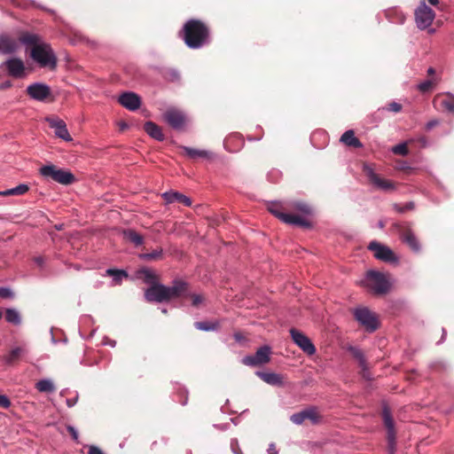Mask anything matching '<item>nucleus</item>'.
Wrapping results in <instances>:
<instances>
[{"label":"nucleus","mask_w":454,"mask_h":454,"mask_svg":"<svg viewBox=\"0 0 454 454\" xmlns=\"http://www.w3.org/2000/svg\"><path fill=\"white\" fill-rule=\"evenodd\" d=\"M21 43L32 46L30 57L39 64L42 67H48L55 70L57 67L58 59L49 43L42 42L38 35L21 32L19 36Z\"/></svg>","instance_id":"f257e3e1"},{"label":"nucleus","mask_w":454,"mask_h":454,"mask_svg":"<svg viewBox=\"0 0 454 454\" xmlns=\"http://www.w3.org/2000/svg\"><path fill=\"white\" fill-rule=\"evenodd\" d=\"M180 36L190 49H200L209 43V27L200 20H187L180 31Z\"/></svg>","instance_id":"f03ea898"},{"label":"nucleus","mask_w":454,"mask_h":454,"mask_svg":"<svg viewBox=\"0 0 454 454\" xmlns=\"http://www.w3.org/2000/svg\"><path fill=\"white\" fill-rule=\"evenodd\" d=\"M39 173L46 179L52 180L63 185H69L75 181L74 176L69 170L58 168L54 164L44 165Z\"/></svg>","instance_id":"7ed1b4c3"},{"label":"nucleus","mask_w":454,"mask_h":454,"mask_svg":"<svg viewBox=\"0 0 454 454\" xmlns=\"http://www.w3.org/2000/svg\"><path fill=\"white\" fill-rule=\"evenodd\" d=\"M364 282L368 290L377 295L387 294L390 288L389 282L387 281L386 276L380 271H367Z\"/></svg>","instance_id":"20e7f679"},{"label":"nucleus","mask_w":454,"mask_h":454,"mask_svg":"<svg viewBox=\"0 0 454 454\" xmlns=\"http://www.w3.org/2000/svg\"><path fill=\"white\" fill-rule=\"evenodd\" d=\"M268 210L270 214L285 223L297 225L305 229H309L311 227L310 222L304 217L297 214L282 212V207L278 203H270L268 205Z\"/></svg>","instance_id":"39448f33"},{"label":"nucleus","mask_w":454,"mask_h":454,"mask_svg":"<svg viewBox=\"0 0 454 454\" xmlns=\"http://www.w3.org/2000/svg\"><path fill=\"white\" fill-rule=\"evenodd\" d=\"M354 317L370 333L379 328V320L376 314L367 308L356 309L354 311Z\"/></svg>","instance_id":"423d86ee"},{"label":"nucleus","mask_w":454,"mask_h":454,"mask_svg":"<svg viewBox=\"0 0 454 454\" xmlns=\"http://www.w3.org/2000/svg\"><path fill=\"white\" fill-rule=\"evenodd\" d=\"M363 171L368 178L369 182L376 188L385 192H391L395 190L396 185L394 182L382 178L380 176L376 174L372 168L369 165H364Z\"/></svg>","instance_id":"0eeeda50"},{"label":"nucleus","mask_w":454,"mask_h":454,"mask_svg":"<svg viewBox=\"0 0 454 454\" xmlns=\"http://www.w3.org/2000/svg\"><path fill=\"white\" fill-rule=\"evenodd\" d=\"M322 416L317 407H309L301 411L294 413L290 420L295 425H301L305 420H309L311 424L317 425L321 422Z\"/></svg>","instance_id":"6e6552de"},{"label":"nucleus","mask_w":454,"mask_h":454,"mask_svg":"<svg viewBox=\"0 0 454 454\" xmlns=\"http://www.w3.org/2000/svg\"><path fill=\"white\" fill-rule=\"evenodd\" d=\"M415 19L418 27L420 29H425L432 24L434 12L423 2L415 11Z\"/></svg>","instance_id":"1a4fd4ad"},{"label":"nucleus","mask_w":454,"mask_h":454,"mask_svg":"<svg viewBox=\"0 0 454 454\" xmlns=\"http://www.w3.org/2000/svg\"><path fill=\"white\" fill-rule=\"evenodd\" d=\"M163 120L173 129H181L185 124L184 114L175 107H170L163 114Z\"/></svg>","instance_id":"9d476101"},{"label":"nucleus","mask_w":454,"mask_h":454,"mask_svg":"<svg viewBox=\"0 0 454 454\" xmlns=\"http://www.w3.org/2000/svg\"><path fill=\"white\" fill-rule=\"evenodd\" d=\"M270 348L268 346L261 347L254 356H247L242 363L248 366H258L270 362Z\"/></svg>","instance_id":"9b49d317"},{"label":"nucleus","mask_w":454,"mask_h":454,"mask_svg":"<svg viewBox=\"0 0 454 454\" xmlns=\"http://www.w3.org/2000/svg\"><path fill=\"white\" fill-rule=\"evenodd\" d=\"M1 67H4L7 74L13 78L19 79L26 76V67L21 59H9Z\"/></svg>","instance_id":"f8f14e48"},{"label":"nucleus","mask_w":454,"mask_h":454,"mask_svg":"<svg viewBox=\"0 0 454 454\" xmlns=\"http://www.w3.org/2000/svg\"><path fill=\"white\" fill-rule=\"evenodd\" d=\"M382 419L385 427L387 431V442L390 452L394 451L395 444V422L392 418L390 410L387 406H384L382 410Z\"/></svg>","instance_id":"ddd939ff"},{"label":"nucleus","mask_w":454,"mask_h":454,"mask_svg":"<svg viewBox=\"0 0 454 454\" xmlns=\"http://www.w3.org/2000/svg\"><path fill=\"white\" fill-rule=\"evenodd\" d=\"M27 94L33 99L37 101H45L51 97V88L44 83L35 82L27 86Z\"/></svg>","instance_id":"4468645a"},{"label":"nucleus","mask_w":454,"mask_h":454,"mask_svg":"<svg viewBox=\"0 0 454 454\" xmlns=\"http://www.w3.org/2000/svg\"><path fill=\"white\" fill-rule=\"evenodd\" d=\"M145 298L149 302H165L167 298V286L162 284L153 285L145 292Z\"/></svg>","instance_id":"2eb2a0df"},{"label":"nucleus","mask_w":454,"mask_h":454,"mask_svg":"<svg viewBox=\"0 0 454 454\" xmlns=\"http://www.w3.org/2000/svg\"><path fill=\"white\" fill-rule=\"evenodd\" d=\"M290 334L294 342L302 349L303 352L311 356L316 353V348L311 340L301 332L292 328Z\"/></svg>","instance_id":"dca6fc26"},{"label":"nucleus","mask_w":454,"mask_h":454,"mask_svg":"<svg viewBox=\"0 0 454 454\" xmlns=\"http://www.w3.org/2000/svg\"><path fill=\"white\" fill-rule=\"evenodd\" d=\"M189 295V285L187 282L176 279L171 286H167L168 301L172 299L185 298Z\"/></svg>","instance_id":"f3484780"},{"label":"nucleus","mask_w":454,"mask_h":454,"mask_svg":"<svg viewBox=\"0 0 454 454\" xmlns=\"http://www.w3.org/2000/svg\"><path fill=\"white\" fill-rule=\"evenodd\" d=\"M368 249L374 253V256L380 261L392 262L396 260L394 252L387 247L383 246L376 241H372Z\"/></svg>","instance_id":"a211bd4d"},{"label":"nucleus","mask_w":454,"mask_h":454,"mask_svg":"<svg viewBox=\"0 0 454 454\" xmlns=\"http://www.w3.org/2000/svg\"><path fill=\"white\" fill-rule=\"evenodd\" d=\"M46 121L51 129H54L55 135L58 137L67 142L73 140L63 120L57 117H47Z\"/></svg>","instance_id":"6ab92c4d"},{"label":"nucleus","mask_w":454,"mask_h":454,"mask_svg":"<svg viewBox=\"0 0 454 454\" xmlns=\"http://www.w3.org/2000/svg\"><path fill=\"white\" fill-rule=\"evenodd\" d=\"M118 101L129 111H136L141 106V98L135 92H124L121 94Z\"/></svg>","instance_id":"aec40b11"},{"label":"nucleus","mask_w":454,"mask_h":454,"mask_svg":"<svg viewBox=\"0 0 454 454\" xmlns=\"http://www.w3.org/2000/svg\"><path fill=\"white\" fill-rule=\"evenodd\" d=\"M282 207V212L292 213L300 212L305 215H309L311 212L310 207L301 201H290V202H277Z\"/></svg>","instance_id":"412c9836"},{"label":"nucleus","mask_w":454,"mask_h":454,"mask_svg":"<svg viewBox=\"0 0 454 454\" xmlns=\"http://www.w3.org/2000/svg\"><path fill=\"white\" fill-rule=\"evenodd\" d=\"M401 239L413 252L420 251V243L411 229L403 228L401 231Z\"/></svg>","instance_id":"4be33fe9"},{"label":"nucleus","mask_w":454,"mask_h":454,"mask_svg":"<svg viewBox=\"0 0 454 454\" xmlns=\"http://www.w3.org/2000/svg\"><path fill=\"white\" fill-rule=\"evenodd\" d=\"M180 149L183 151L182 154L191 160H196L199 158L209 160L213 155L209 151L194 149L188 146H180Z\"/></svg>","instance_id":"5701e85b"},{"label":"nucleus","mask_w":454,"mask_h":454,"mask_svg":"<svg viewBox=\"0 0 454 454\" xmlns=\"http://www.w3.org/2000/svg\"><path fill=\"white\" fill-rule=\"evenodd\" d=\"M19 48L18 42L8 35L0 36V53L12 54L14 53Z\"/></svg>","instance_id":"b1692460"},{"label":"nucleus","mask_w":454,"mask_h":454,"mask_svg":"<svg viewBox=\"0 0 454 454\" xmlns=\"http://www.w3.org/2000/svg\"><path fill=\"white\" fill-rule=\"evenodd\" d=\"M162 197L167 203L177 202L186 207H190L192 205L191 199L178 192H165L162 194Z\"/></svg>","instance_id":"393cba45"},{"label":"nucleus","mask_w":454,"mask_h":454,"mask_svg":"<svg viewBox=\"0 0 454 454\" xmlns=\"http://www.w3.org/2000/svg\"><path fill=\"white\" fill-rule=\"evenodd\" d=\"M144 129L150 137L158 141H163L165 138L161 128L153 121H146Z\"/></svg>","instance_id":"a878e982"},{"label":"nucleus","mask_w":454,"mask_h":454,"mask_svg":"<svg viewBox=\"0 0 454 454\" xmlns=\"http://www.w3.org/2000/svg\"><path fill=\"white\" fill-rule=\"evenodd\" d=\"M256 375L264 382L271 386H282V377L275 372H257Z\"/></svg>","instance_id":"bb28decb"},{"label":"nucleus","mask_w":454,"mask_h":454,"mask_svg":"<svg viewBox=\"0 0 454 454\" xmlns=\"http://www.w3.org/2000/svg\"><path fill=\"white\" fill-rule=\"evenodd\" d=\"M137 277L144 280L150 286L158 284L159 277L155 272L148 268H142L137 270Z\"/></svg>","instance_id":"cd10ccee"},{"label":"nucleus","mask_w":454,"mask_h":454,"mask_svg":"<svg viewBox=\"0 0 454 454\" xmlns=\"http://www.w3.org/2000/svg\"><path fill=\"white\" fill-rule=\"evenodd\" d=\"M340 141L354 148H361L363 146L360 140L355 137V132L352 129L345 131L340 137Z\"/></svg>","instance_id":"c85d7f7f"},{"label":"nucleus","mask_w":454,"mask_h":454,"mask_svg":"<svg viewBox=\"0 0 454 454\" xmlns=\"http://www.w3.org/2000/svg\"><path fill=\"white\" fill-rule=\"evenodd\" d=\"M123 239L138 247L144 243V238L133 229H127L122 231Z\"/></svg>","instance_id":"c756f323"},{"label":"nucleus","mask_w":454,"mask_h":454,"mask_svg":"<svg viewBox=\"0 0 454 454\" xmlns=\"http://www.w3.org/2000/svg\"><path fill=\"white\" fill-rule=\"evenodd\" d=\"M29 190V187L27 184H20L18 186L8 189L3 192H0V196L7 197V196H19L23 195L26 192H27Z\"/></svg>","instance_id":"7c9ffc66"},{"label":"nucleus","mask_w":454,"mask_h":454,"mask_svg":"<svg viewBox=\"0 0 454 454\" xmlns=\"http://www.w3.org/2000/svg\"><path fill=\"white\" fill-rule=\"evenodd\" d=\"M194 326L198 330L201 331H216L220 327V323L218 321H201V322H195Z\"/></svg>","instance_id":"2f4dec72"},{"label":"nucleus","mask_w":454,"mask_h":454,"mask_svg":"<svg viewBox=\"0 0 454 454\" xmlns=\"http://www.w3.org/2000/svg\"><path fill=\"white\" fill-rule=\"evenodd\" d=\"M25 353V350L23 348L17 347L13 349H12L8 355L5 356L4 360L6 364H12L17 360L20 358V356Z\"/></svg>","instance_id":"473e14b6"},{"label":"nucleus","mask_w":454,"mask_h":454,"mask_svg":"<svg viewBox=\"0 0 454 454\" xmlns=\"http://www.w3.org/2000/svg\"><path fill=\"white\" fill-rule=\"evenodd\" d=\"M441 106L450 112L454 113V96L450 93H447L440 98Z\"/></svg>","instance_id":"72a5a7b5"},{"label":"nucleus","mask_w":454,"mask_h":454,"mask_svg":"<svg viewBox=\"0 0 454 454\" xmlns=\"http://www.w3.org/2000/svg\"><path fill=\"white\" fill-rule=\"evenodd\" d=\"M35 387L39 392L42 393H52L56 390V387L51 380H41L35 384Z\"/></svg>","instance_id":"f704fd0d"},{"label":"nucleus","mask_w":454,"mask_h":454,"mask_svg":"<svg viewBox=\"0 0 454 454\" xmlns=\"http://www.w3.org/2000/svg\"><path fill=\"white\" fill-rule=\"evenodd\" d=\"M5 320L14 325H19L21 323L20 313L14 309H5Z\"/></svg>","instance_id":"c9c22d12"},{"label":"nucleus","mask_w":454,"mask_h":454,"mask_svg":"<svg viewBox=\"0 0 454 454\" xmlns=\"http://www.w3.org/2000/svg\"><path fill=\"white\" fill-rule=\"evenodd\" d=\"M106 274L114 278V281L115 282V284H120L123 278L128 277L127 272L123 270L108 269L106 270Z\"/></svg>","instance_id":"e433bc0d"},{"label":"nucleus","mask_w":454,"mask_h":454,"mask_svg":"<svg viewBox=\"0 0 454 454\" xmlns=\"http://www.w3.org/2000/svg\"><path fill=\"white\" fill-rule=\"evenodd\" d=\"M162 249H156L151 253H143L139 254V257L145 261H156L162 258Z\"/></svg>","instance_id":"4c0bfd02"},{"label":"nucleus","mask_w":454,"mask_h":454,"mask_svg":"<svg viewBox=\"0 0 454 454\" xmlns=\"http://www.w3.org/2000/svg\"><path fill=\"white\" fill-rule=\"evenodd\" d=\"M348 351L353 356V357L356 358L358 361L359 366H364L365 365L366 359H365L362 350H360V349H358V348H356L355 347H350L348 348Z\"/></svg>","instance_id":"58836bf2"},{"label":"nucleus","mask_w":454,"mask_h":454,"mask_svg":"<svg viewBox=\"0 0 454 454\" xmlns=\"http://www.w3.org/2000/svg\"><path fill=\"white\" fill-rule=\"evenodd\" d=\"M187 298L191 299L192 305L195 308H199L202 305L206 300L205 296L201 294H191L189 292V295Z\"/></svg>","instance_id":"ea45409f"},{"label":"nucleus","mask_w":454,"mask_h":454,"mask_svg":"<svg viewBox=\"0 0 454 454\" xmlns=\"http://www.w3.org/2000/svg\"><path fill=\"white\" fill-rule=\"evenodd\" d=\"M434 80H427L418 85V90L422 93L429 92L435 85Z\"/></svg>","instance_id":"a19ab883"},{"label":"nucleus","mask_w":454,"mask_h":454,"mask_svg":"<svg viewBox=\"0 0 454 454\" xmlns=\"http://www.w3.org/2000/svg\"><path fill=\"white\" fill-rule=\"evenodd\" d=\"M415 207V205L412 201L411 202H407L406 204H404L403 206L402 205H399L397 203H395L393 205V208L398 212V213H404L406 211H411V210H413Z\"/></svg>","instance_id":"79ce46f5"},{"label":"nucleus","mask_w":454,"mask_h":454,"mask_svg":"<svg viewBox=\"0 0 454 454\" xmlns=\"http://www.w3.org/2000/svg\"><path fill=\"white\" fill-rule=\"evenodd\" d=\"M392 152L397 155H403V156L407 155L409 153L407 144L402 143V144L396 145L395 146L393 147Z\"/></svg>","instance_id":"37998d69"},{"label":"nucleus","mask_w":454,"mask_h":454,"mask_svg":"<svg viewBox=\"0 0 454 454\" xmlns=\"http://www.w3.org/2000/svg\"><path fill=\"white\" fill-rule=\"evenodd\" d=\"M0 297L3 299H13L14 293L8 287H0Z\"/></svg>","instance_id":"c03bdc74"},{"label":"nucleus","mask_w":454,"mask_h":454,"mask_svg":"<svg viewBox=\"0 0 454 454\" xmlns=\"http://www.w3.org/2000/svg\"><path fill=\"white\" fill-rule=\"evenodd\" d=\"M402 108H403L402 105L397 102H391V103L387 104V106H386V109L387 111L394 112V113L401 112Z\"/></svg>","instance_id":"a18cd8bd"},{"label":"nucleus","mask_w":454,"mask_h":454,"mask_svg":"<svg viewBox=\"0 0 454 454\" xmlns=\"http://www.w3.org/2000/svg\"><path fill=\"white\" fill-rule=\"evenodd\" d=\"M231 448L235 454H243L239 442L236 439L231 440Z\"/></svg>","instance_id":"49530a36"},{"label":"nucleus","mask_w":454,"mask_h":454,"mask_svg":"<svg viewBox=\"0 0 454 454\" xmlns=\"http://www.w3.org/2000/svg\"><path fill=\"white\" fill-rule=\"evenodd\" d=\"M361 368V375L364 379L365 380H370L371 379V374H370V372H369V368H368V364H367V362H365V365L364 366H359Z\"/></svg>","instance_id":"de8ad7c7"},{"label":"nucleus","mask_w":454,"mask_h":454,"mask_svg":"<svg viewBox=\"0 0 454 454\" xmlns=\"http://www.w3.org/2000/svg\"><path fill=\"white\" fill-rule=\"evenodd\" d=\"M11 405V401L6 395H0V407L7 409Z\"/></svg>","instance_id":"09e8293b"},{"label":"nucleus","mask_w":454,"mask_h":454,"mask_svg":"<svg viewBox=\"0 0 454 454\" xmlns=\"http://www.w3.org/2000/svg\"><path fill=\"white\" fill-rule=\"evenodd\" d=\"M88 454H105V453L98 447L91 445L89 447Z\"/></svg>","instance_id":"8fccbe9b"},{"label":"nucleus","mask_w":454,"mask_h":454,"mask_svg":"<svg viewBox=\"0 0 454 454\" xmlns=\"http://www.w3.org/2000/svg\"><path fill=\"white\" fill-rule=\"evenodd\" d=\"M67 431L68 433L71 434L72 438L74 440V441H77L78 440V433L76 431V429L72 427V426H68L67 427Z\"/></svg>","instance_id":"3c124183"},{"label":"nucleus","mask_w":454,"mask_h":454,"mask_svg":"<svg viewBox=\"0 0 454 454\" xmlns=\"http://www.w3.org/2000/svg\"><path fill=\"white\" fill-rule=\"evenodd\" d=\"M439 124V121L438 120H432V121H429L427 125H426V129L427 130H430L432 129L433 128H434L435 126H437Z\"/></svg>","instance_id":"603ef678"},{"label":"nucleus","mask_w":454,"mask_h":454,"mask_svg":"<svg viewBox=\"0 0 454 454\" xmlns=\"http://www.w3.org/2000/svg\"><path fill=\"white\" fill-rule=\"evenodd\" d=\"M77 401H78V396H76L74 398H68V399H67V405L68 407H73L76 404Z\"/></svg>","instance_id":"864d4df0"},{"label":"nucleus","mask_w":454,"mask_h":454,"mask_svg":"<svg viewBox=\"0 0 454 454\" xmlns=\"http://www.w3.org/2000/svg\"><path fill=\"white\" fill-rule=\"evenodd\" d=\"M267 451L268 454H278L275 443H270Z\"/></svg>","instance_id":"5fc2aeb1"},{"label":"nucleus","mask_w":454,"mask_h":454,"mask_svg":"<svg viewBox=\"0 0 454 454\" xmlns=\"http://www.w3.org/2000/svg\"><path fill=\"white\" fill-rule=\"evenodd\" d=\"M234 338L237 341H241L243 340V336L240 333H236L234 334Z\"/></svg>","instance_id":"6e6d98bb"},{"label":"nucleus","mask_w":454,"mask_h":454,"mask_svg":"<svg viewBox=\"0 0 454 454\" xmlns=\"http://www.w3.org/2000/svg\"><path fill=\"white\" fill-rule=\"evenodd\" d=\"M419 143L425 146L427 145V139L425 137H421L419 139Z\"/></svg>","instance_id":"4d7b16f0"},{"label":"nucleus","mask_w":454,"mask_h":454,"mask_svg":"<svg viewBox=\"0 0 454 454\" xmlns=\"http://www.w3.org/2000/svg\"><path fill=\"white\" fill-rule=\"evenodd\" d=\"M434 74H435L434 68L429 67L428 70H427V74L428 75H434Z\"/></svg>","instance_id":"13d9d810"},{"label":"nucleus","mask_w":454,"mask_h":454,"mask_svg":"<svg viewBox=\"0 0 454 454\" xmlns=\"http://www.w3.org/2000/svg\"><path fill=\"white\" fill-rule=\"evenodd\" d=\"M428 2L432 4V5H437L439 4V1L438 0H428Z\"/></svg>","instance_id":"bf43d9fd"},{"label":"nucleus","mask_w":454,"mask_h":454,"mask_svg":"<svg viewBox=\"0 0 454 454\" xmlns=\"http://www.w3.org/2000/svg\"><path fill=\"white\" fill-rule=\"evenodd\" d=\"M35 262L39 264V265H42L43 264V258L41 257H38L35 259Z\"/></svg>","instance_id":"052dcab7"},{"label":"nucleus","mask_w":454,"mask_h":454,"mask_svg":"<svg viewBox=\"0 0 454 454\" xmlns=\"http://www.w3.org/2000/svg\"><path fill=\"white\" fill-rule=\"evenodd\" d=\"M11 85H12V84H11V82H6V83H4V84L2 86V88L11 87Z\"/></svg>","instance_id":"680f3d73"},{"label":"nucleus","mask_w":454,"mask_h":454,"mask_svg":"<svg viewBox=\"0 0 454 454\" xmlns=\"http://www.w3.org/2000/svg\"><path fill=\"white\" fill-rule=\"evenodd\" d=\"M126 127H127V124H126V123H122V124L121 125V129H124Z\"/></svg>","instance_id":"e2e57ef3"},{"label":"nucleus","mask_w":454,"mask_h":454,"mask_svg":"<svg viewBox=\"0 0 454 454\" xmlns=\"http://www.w3.org/2000/svg\"><path fill=\"white\" fill-rule=\"evenodd\" d=\"M187 397H185V399L181 403L183 405H185L187 403Z\"/></svg>","instance_id":"0e129e2a"}]
</instances>
